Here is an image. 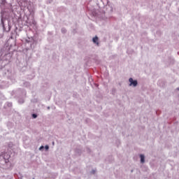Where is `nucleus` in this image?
I'll return each instance as SVG.
<instances>
[{
	"label": "nucleus",
	"instance_id": "obj_1",
	"mask_svg": "<svg viewBox=\"0 0 179 179\" xmlns=\"http://www.w3.org/2000/svg\"><path fill=\"white\" fill-rule=\"evenodd\" d=\"M129 86H133V87H136L138 86V80H134V78H130L129 79Z\"/></svg>",
	"mask_w": 179,
	"mask_h": 179
},
{
	"label": "nucleus",
	"instance_id": "obj_2",
	"mask_svg": "<svg viewBox=\"0 0 179 179\" xmlns=\"http://www.w3.org/2000/svg\"><path fill=\"white\" fill-rule=\"evenodd\" d=\"M141 163L143 164L145 163V155L143 154L140 155Z\"/></svg>",
	"mask_w": 179,
	"mask_h": 179
},
{
	"label": "nucleus",
	"instance_id": "obj_3",
	"mask_svg": "<svg viewBox=\"0 0 179 179\" xmlns=\"http://www.w3.org/2000/svg\"><path fill=\"white\" fill-rule=\"evenodd\" d=\"M92 41L93 43H94V44H96V45H99V38L97 36H95L94 38H93Z\"/></svg>",
	"mask_w": 179,
	"mask_h": 179
},
{
	"label": "nucleus",
	"instance_id": "obj_4",
	"mask_svg": "<svg viewBox=\"0 0 179 179\" xmlns=\"http://www.w3.org/2000/svg\"><path fill=\"white\" fill-rule=\"evenodd\" d=\"M45 150H48V149H50V147L48 145H45Z\"/></svg>",
	"mask_w": 179,
	"mask_h": 179
},
{
	"label": "nucleus",
	"instance_id": "obj_5",
	"mask_svg": "<svg viewBox=\"0 0 179 179\" xmlns=\"http://www.w3.org/2000/svg\"><path fill=\"white\" fill-rule=\"evenodd\" d=\"M32 117H33V118H37V115L33 114V115H32Z\"/></svg>",
	"mask_w": 179,
	"mask_h": 179
},
{
	"label": "nucleus",
	"instance_id": "obj_6",
	"mask_svg": "<svg viewBox=\"0 0 179 179\" xmlns=\"http://www.w3.org/2000/svg\"><path fill=\"white\" fill-rule=\"evenodd\" d=\"M43 149H44V146L43 145L40 147L39 150H43Z\"/></svg>",
	"mask_w": 179,
	"mask_h": 179
},
{
	"label": "nucleus",
	"instance_id": "obj_7",
	"mask_svg": "<svg viewBox=\"0 0 179 179\" xmlns=\"http://www.w3.org/2000/svg\"><path fill=\"white\" fill-rule=\"evenodd\" d=\"M131 173H133V172H134V170H131Z\"/></svg>",
	"mask_w": 179,
	"mask_h": 179
},
{
	"label": "nucleus",
	"instance_id": "obj_8",
	"mask_svg": "<svg viewBox=\"0 0 179 179\" xmlns=\"http://www.w3.org/2000/svg\"><path fill=\"white\" fill-rule=\"evenodd\" d=\"M177 90H179V87L177 88Z\"/></svg>",
	"mask_w": 179,
	"mask_h": 179
},
{
	"label": "nucleus",
	"instance_id": "obj_9",
	"mask_svg": "<svg viewBox=\"0 0 179 179\" xmlns=\"http://www.w3.org/2000/svg\"><path fill=\"white\" fill-rule=\"evenodd\" d=\"M178 10H179V8H178Z\"/></svg>",
	"mask_w": 179,
	"mask_h": 179
}]
</instances>
